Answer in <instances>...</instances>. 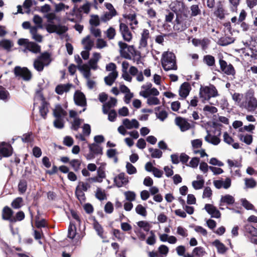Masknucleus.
Returning <instances> with one entry per match:
<instances>
[{
	"instance_id": "nucleus-1",
	"label": "nucleus",
	"mask_w": 257,
	"mask_h": 257,
	"mask_svg": "<svg viewBox=\"0 0 257 257\" xmlns=\"http://www.w3.org/2000/svg\"><path fill=\"white\" fill-rule=\"evenodd\" d=\"M248 111H254L257 108V99L254 97L253 90H249L245 94V101L240 104Z\"/></svg>"
},
{
	"instance_id": "nucleus-2",
	"label": "nucleus",
	"mask_w": 257,
	"mask_h": 257,
	"mask_svg": "<svg viewBox=\"0 0 257 257\" xmlns=\"http://www.w3.org/2000/svg\"><path fill=\"white\" fill-rule=\"evenodd\" d=\"M175 58V55L172 52H165L163 53L162 59V65L164 70H176L177 69Z\"/></svg>"
},
{
	"instance_id": "nucleus-3",
	"label": "nucleus",
	"mask_w": 257,
	"mask_h": 257,
	"mask_svg": "<svg viewBox=\"0 0 257 257\" xmlns=\"http://www.w3.org/2000/svg\"><path fill=\"white\" fill-rule=\"evenodd\" d=\"M219 95L218 91L213 84H210L208 86H201L199 90L200 97L202 98V101L209 100L211 97Z\"/></svg>"
},
{
	"instance_id": "nucleus-4",
	"label": "nucleus",
	"mask_w": 257,
	"mask_h": 257,
	"mask_svg": "<svg viewBox=\"0 0 257 257\" xmlns=\"http://www.w3.org/2000/svg\"><path fill=\"white\" fill-rule=\"evenodd\" d=\"M18 44L19 46H24L25 47V51L26 50L33 53H38L41 51V46L34 42H30L27 39L21 38L18 41Z\"/></svg>"
},
{
	"instance_id": "nucleus-5",
	"label": "nucleus",
	"mask_w": 257,
	"mask_h": 257,
	"mask_svg": "<svg viewBox=\"0 0 257 257\" xmlns=\"http://www.w3.org/2000/svg\"><path fill=\"white\" fill-rule=\"evenodd\" d=\"M14 71L16 77H21L25 81H29L32 78V74L27 67L16 66Z\"/></svg>"
},
{
	"instance_id": "nucleus-6",
	"label": "nucleus",
	"mask_w": 257,
	"mask_h": 257,
	"mask_svg": "<svg viewBox=\"0 0 257 257\" xmlns=\"http://www.w3.org/2000/svg\"><path fill=\"white\" fill-rule=\"evenodd\" d=\"M220 68L221 71L227 75L234 76L235 75V70L231 64H227V63L222 58L219 60Z\"/></svg>"
},
{
	"instance_id": "nucleus-7",
	"label": "nucleus",
	"mask_w": 257,
	"mask_h": 257,
	"mask_svg": "<svg viewBox=\"0 0 257 257\" xmlns=\"http://www.w3.org/2000/svg\"><path fill=\"white\" fill-rule=\"evenodd\" d=\"M189 26V24L188 23L187 20L183 19L182 17H179L177 15L175 23L173 26L175 31L178 32L184 31L188 28Z\"/></svg>"
},
{
	"instance_id": "nucleus-8",
	"label": "nucleus",
	"mask_w": 257,
	"mask_h": 257,
	"mask_svg": "<svg viewBox=\"0 0 257 257\" xmlns=\"http://www.w3.org/2000/svg\"><path fill=\"white\" fill-rule=\"evenodd\" d=\"M119 31L124 41L130 42L133 38V35L128 27L125 24L120 23Z\"/></svg>"
},
{
	"instance_id": "nucleus-9",
	"label": "nucleus",
	"mask_w": 257,
	"mask_h": 257,
	"mask_svg": "<svg viewBox=\"0 0 257 257\" xmlns=\"http://www.w3.org/2000/svg\"><path fill=\"white\" fill-rule=\"evenodd\" d=\"M41 100L42 101L41 105L39 107V112L40 115L44 118L46 119L47 114L49 112V103L48 102L44 96L42 94L40 96Z\"/></svg>"
},
{
	"instance_id": "nucleus-10",
	"label": "nucleus",
	"mask_w": 257,
	"mask_h": 257,
	"mask_svg": "<svg viewBox=\"0 0 257 257\" xmlns=\"http://www.w3.org/2000/svg\"><path fill=\"white\" fill-rule=\"evenodd\" d=\"M12 155V148L11 146L5 142L0 144V156L9 157Z\"/></svg>"
},
{
	"instance_id": "nucleus-11",
	"label": "nucleus",
	"mask_w": 257,
	"mask_h": 257,
	"mask_svg": "<svg viewBox=\"0 0 257 257\" xmlns=\"http://www.w3.org/2000/svg\"><path fill=\"white\" fill-rule=\"evenodd\" d=\"M74 100L76 105L80 106L86 105V100L85 95L81 91H77L74 96Z\"/></svg>"
},
{
	"instance_id": "nucleus-12",
	"label": "nucleus",
	"mask_w": 257,
	"mask_h": 257,
	"mask_svg": "<svg viewBox=\"0 0 257 257\" xmlns=\"http://www.w3.org/2000/svg\"><path fill=\"white\" fill-rule=\"evenodd\" d=\"M175 121L176 124L180 127L182 132L188 130L190 128V123L184 118L180 116L177 117L175 118Z\"/></svg>"
},
{
	"instance_id": "nucleus-13",
	"label": "nucleus",
	"mask_w": 257,
	"mask_h": 257,
	"mask_svg": "<svg viewBox=\"0 0 257 257\" xmlns=\"http://www.w3.org/2000/svg\"><path fill=\"white\" fill-rule=\"evenodd\" d=\"M204 208L208 213L211 215V217L216 218L220 217L221 213L220 211L213 205L210 204H206Z\"/></svg>"
},
{
	"instance_id": "nucleus-14",
	"label": "nucleus",
	"mask_w": 257,
	"mask_h": 257,
	"mask_svg": "<svg viewBox=\"0 0 257 257\" xmlns=\"http://www.w3.org/2000/svg\"><path fill=\"white\" fill-rule=\"evenodd\" d=\"M191 89V86L189 82L183 83L179 89V95L181 97L185 98L189 95Z\"/></svg>"
},
{
	"instance_id": "nucleus-15",
	"label": "nucleus",
	"mask_w": 257,
	"mask_h": 257,
	"mask_svg": "<svg viewBox=\"0 0 257 257\" xmlns=\"http://www.w3.org/2000/svg\"><path fill=\"white\" fill-rule=\"evenodd\" d=\"M150 37V32L148 29H144L141 34L139 48H145L148 45V39Z\"/></svg>"
},
{
	"instance_id": "nucleus-16",
	"label": "nucleus",
	"mask_w": 257,
	"mask_h": 257,
	"mask_svg": "<svg viewBox=\"0 0 257 257\" xmlns=\"http://www.w3.org/2000/svg\"><path fill=\"white\" fill-rule=\"evenodd\" d=\"M128 182V179L125 177V174L124 173H119L114 179V183L117 187H121L123 185L126 184Z\"/></svg>"
},
{
	"instance_id": "nucleus-17",
	"label": "nucleus",
	"mask_w": 257,
	"mask_h": 257,
	"mask_svg": "<svg viewBox=\"0 0 257 257\" xmlns=\"http://www.w3.org/2000/svg\"><path fill=\"white\" fill-rule=\"evenodd\" d=\"M14 211L8 206H5L2 210V218L5 220H9L12 222Z\"/></svg>"
},
{
	"instance_id": "nucleus-18",
	"label": "nucleus",
	"mask_w": 257,
	"mask_h": 257,
	"mask_svg": "<svg viewBox=\"0 0 257 257\" xmlns=\"http://www.w3.org/2000/svg\"><path fill=\"white\" fill-rule=\"evenodd\" d=\"M217 4V7L214 12V14L219 19L223 20L225 18V10L221 1H219Z\"/></svg>"
},
{
	"instance_id": "nucleus-19",
	"label": "nucleus",
	"mask_w": 257,
	"mask_h": 257,
	"mask_svg": "<svg viewBox=\"0 0 257 257\" xmlns=\"http://www.w3.org/2000/svg\"><path fill=\"white\" fill-rule=\"evenodd\" d=\"M67 114V112L63 109L60 104L55 106V109L53 110V115L56 118H63Z\"/></svg>"
},
{
	"instance_id": "nucleus-20",
	"label": "nucleus",
	"mask_w": 257,
	"mask_h": 257,
	"mask_svg": "<svg viewBox=\"0 0 257 257\" xmlns=\"http://www.w3.org/2000/svg\"><path fill=\"white\" fill-rule=\"evenodd\" d=\"M235 202L234 197L229 194L222 196L220 201V206L223 205L224 204L227 205H232Z\"/></svg>"
},
{
	"instance_id": "nucleus-21",
	"label": "nucleus",
	"mask_w": 257,
	"mask_h": 257,
	"mask_svg": "<svg viewBox=\"0 0 257 257\" xmlns=\"http://www.w3.org/2000/svg\"><path fill=\"white\" fill-rule=\"evenodd\" d=\"M117 76L118 72L117 71H112L110 72L108 76L104 78V81L105 83L109 86L112 85Z\"/></svg>"
},
{
	"instance_id": "nucleus-22",
	"label": "nucleus",
	"mask_w": 257,
	"mask_h": 257,
	"mask_svg": "<svg viewBox=\"0 0 257 257\" xmlns=\"http://www.w3.org/2000/svg\"><path fill=\"white\" fill-rule=\"evenodd\" d=\"M40 61H42L46 66H48L52 61L50 54L46 51L41 54L40 56L37 57Z\"/></svg>"
},
{
	"instance_id": "nucleus-23",
	"label": "nucleus",
	"mask_w": 257,
	"mask_h": 257,
	"mask_svg": "<svg viewBox=\"0 0 257 257\" xmlns=\"http://www.w3.org/2000/svg\"><path fill=\"white\" fill-rule=\"evenodd\" d=\"M212 244L217 248V252L220 254H224V253L226 252L228 249L223 243L221 242L218 239L215 240L213 242Z\"/></svg>"
},
{
	"instance_id": "nucleus-24",
	"label": "nucleus",
	"mask_w": 257,
	"mask_h": 257,
	"mask_svg": "<svg viewBox=\"0 0 257 257\" xmlns=\"http://www.w3.org/2000/svg\"><path fill=\"white\" fill-rule=\"evenodd\" d=\"M71 84H59L55 88V92L59 95H62L64 92H68L70 90Z\"/></svg>"
},
{
	"instance_id": "nucleus-25",
	"label": "nucleus",
	"mask_w": 257,
	"mask_h": 257,
	"mask_svg": "<svg viewBox=\"0 0 257 257\" xmlns=\"http://www.w3.org/2000/svg\"><path fill=\"white\" fill-rule=\"evenodd\" d=\"M82 43L85 45V49L87 51L91 50L93 45L94 42L90 39L89 35L87 36L82 40Z\"/></svg>"
},
{
	"instance_id": "nucleus-26",
	"label": "nucleus",
	"mask_w": 257,
	"mask_h": 257,
	"mask_svg": "<svg viewBox=\"0 0 257 257\" xmlns=\"http://www.w3.org/2000/svg\"><path fill=\"white\" fill-rule=\"evenodd\" d=\"M90 152H93L95 155H102V148L98 145L93 143L88 146Z\"/></svg>"
},
{
	"instance_id": "nucleus-27",
	"label": "nucleus",
	"mask_w": 257,
	"mask_h": 257,
	"mask_svg": "<svg viewBox=\"0 0 257 257\" xmlns=\"http://www.w3.org/2000/svg\"><path fill=\"white\" fill-rule=\"evenodd\" d=\"M244 230L245 233L252 236H257V228L251 224H246L244 227Z\"/></svg>"
},
{
	"instance_id": "nucleus-28",
	"label": "nucleus",
	"mask_w": 257,
	"mask_h": 257,
	"mask_svg": "<svg viewBox=\"0 0 257 257\" xmlns=\"http://www.w3.org/2000/svg\"><path fill=\"white\" fill-rule=\"evenodd\" d=\"M13 45V42L10 40L3 39L0 41V47L7 50L8 52H10L11 50V48Z\"/></svg>"
},
{
	"instance_id": "nucleus-29",
	"label": "nucleus",
	"mask_w": 257,
	"mask_h": 257,
	"mask_svg": "<svg viewBox=\"0 0 257 257\" xmlns=\"http://www.w3.org/2000/svg\"><path fill=\"white\" fill-rule=\"evenodd\" d=\"M200 3H199L198 4L192 5L190 7L191 10V16L192 17H196L201 14V11L199 8Z\"/></svg>"
},
{
	"instance_id": "nucleus-30",
	"label": "nucleus",
	"mask_w": 257,
	"mask_h": 257,
	"mask_svg": "<svg viewBox=\"0 0 257 257\" xmlns=\"http://www.w3.org/2000/svg\"><path fill=\"white\" fill-rule=\"evenodd\" d=\"M203 62L208 66L211 67L215 65V59L214 57L210 55H206L203 57Z\"/></svg>"
},
{
	"instance_id": "nucleus-31",
	"label": "nucleus",
	"mask_w": 257,
	"mask_h": 257,
	"mask_svg": "<svg viewBox=\"0 0 257 257\" xmlns=\"http://www.w3.org/2000/svg\"><path fill=\"white\" fill-rule=\"evenodd\" d=\"M76 234V227L74 223L70 222L68 228L67 237L71 239H73Z\"/></svg>"
},
{
	"instance_id": "nucleus-32",
	"label": "nucleus",
	"mask_w": 257,
	"mask_h": 257,
	"mask_svg": "<svg viewBox=\"0 0 257 257\" xmlns=\"http://www.w3.org/2000/svg\"><path fill=\"white\" fill-rule=\"evenodd\" d=\"M234 41V39L232 37H225L221 38L219 39V44L221 46H227L229 44H230L233 43Z\"/></svg>"
},
{
	"instance_id": "nucleus-33",
	"label": "nucleus",
	"mask_w": 257,
	"mask_h": 257,
	"mask_svg": "<svg viewBox=\"0 0 257 257\" xmlns=\"http://www.w3.org/2000/svg\"><path fill=\"white\" fill-rule=\"evenodd\" d=\"M193 253L194 256L197 257H202L206 254L204 248L202 246L196 247L193 249Z\"/></svg>"
},
{
	"instance_id": "nucleus-34",
	"label": "nucleus",
	"mask_w": 257,
	"mask_h": 257,
	"mask_svg": "<svg viewBox=\"0 0 257 257\" xmlns=\"http://www.w3.org/2000/svg\"><path fill=\"white\" fill-rule=\"evenodd\" d=\"M46 66L45 63L39 59L37 58L34 60V67L35 69L39 72H41L43 70L44 66Z\"/></svg>"
},
{
	"instance_id": "nucleus-35",
	"label": "nucleus",
	"mask_w": 257,
	"mask_h": 257,
	"mask_svg": "<svg viewBox=\"0 0 257 257\" xmlns=\"http://www.w3.org/2000/svg\"><path fill=\"white\" fill-rule=\"evenodd\" d=\"M27 189V182L26 180H21L18 184V190L21 194L26 192Z\"/></svg>"
},
{
	"instance_id": "nucleus-36",
	"label": "nucleus",
	"mask_w": 257,
	"mask_h": 257,
	"mask_svg": "<svg viewBox=\"0 0 257 257\" xmlns=\"http://www.w3.org/2000/svg\"><path fill=\"white\" fill-rule=\"evenodd\" d=\"M78 68L79 70L84 72V75L85 77L89 78L90 77V67L88 65L83 64L82 65L78 66Z\"/></svg>"
},
{
	"instance_id": "nucleus-37",
	"label": "nucleus",
	"mask_w": 257,
	"mask_h": 257,
	"mask_svg": "<svg viewBox=\"0 0 257 257\" xmlns=\"http://www.w3.org/2000/svg\"><path fill=\"white\" fill-rule=\"evenodd\" d=\"M93 227L94 229L97 233V234L102 238H104L103 236V228L102 226L97 221H95L93 223Z\"/></svg>"
},
{
	"instance_id": "nucleus-38",
	"label": "nucleus",
	"mask_w": 257,
	"mask_h": 257,
	"mask_svg": "<svg viewBox=\"0 0 257 257\" xmlns=\"http://www.w3.org/2000/svg\"><path fill=\"white\" fill-rule=\"evenodd\" d=\"M117 15V12L114 10L112 12H106L103 16L101 17V20L103 22H106L110 20L113 17Z\"/></svg>"
},
{
	"instance_id": "nucleus-39",
	"label": "nucleus",
	"mask_w": 257,
	"mask_h": 257,
	"mask_svg": "<svg viewBox=\"0 0 257 257\" xmlns=\"http://www.w3.org/2000/svg\"><path fill=\"white\" fill-rule=\"evenodd\" d=\"M69 164L73 170L75 172H77L80 169L81 162L78 159H73L69 162Z\"/></svg>"
},
{
	"instance_id": "nucleus-40",
	"label": "nucleus",
	"mask_w": 257,
	"mask_h": 257,
	"mask_svg": "<svg viewBox=\"0 0 257 257\" xmlns=\"http://www.w3.org/2000/svg\"><path fill=\"white\" fill-rule=\"evenodd\" d=\"M149 151L151 153V157L153 158H160L162 156V152L158 149L150 148Z\"/></svg>"
},
{
	"instance_id": "nucleus-41",
	"label": "nucleus",
	"mask_w": 257,
	"mask_h": 257,
	"mask_svg": "<svg viewBox=\"0 0 257 257\" xmlns=\"http://www.w3.org/2000/svg\"><path fill=\"white\" fill-rule=\"evenodd\" d=\"M75 193L77 198L79 201H84L85 200V194L79 186L76 187Z\"/></svg>"
},
{
	"instance_id": "nucleus-42",
	"label": "nucleus",
	"mask_w": 257,
	"mask_h": 257,
	"mask_svg": "<svg viewBox=\"0 0 257 257\" xmlns=\"http://www.w3.org/2000/svg\"><path fill=\"white\" fill-rule=\"evenodd\" d=\"M25 215L24 212L23 211H19L16 214L15 216H13L12 222L21 221L25 218Z\"/></svg>"
},
{
	"instance_id": "nucleus-43",
	"label": "nucleus",
	"mask_w": 257,
	"mask_h": 257,
	"mask_svg": "<svg viewBox=\"0 0 257 257\" xmlns=\"http://www.w3.org/2000/svg\"><path fill=\"white\" fill-rule=\"evenodd\" d=\"M23 199L21 197H17L11 203L12 207L14 209H19L22 206Z\"/></svg>"
},
{
	"instance_id": "nucleus-44",
	"label": "nucleus",
	"mask_w": 257,
	"mask_h": 257,
	"mask_svg": "<svg viewBox=\"0 0 257 257\" xmlns=\"http://www.w3.org/2000/svg\"><path fill=\"white\" fill-rule=\"evenodd\" d=\"M227 163L229 168H231L233 167L241 168L242 167L241 161L238 160H231L228 159Z\"/></svg>"
},
{
	"instance_id": "nucleus-45",
	"label": "nucleus",
	"mask_w": 257,
	"mask_h": 257,
	"mask_svg": "<svg viewBox=\"0 0 257 257\" xmlns=\"http://www.w3.org/2000/svg\"><path fill=\"white\" fill-rule=\"evenodd\" d=\"M239 138L240 140L242 141L247 145H250L252 142V137L251 135L247 134L244 136L240 135Z\"/></svg>"
},
{
	"instance_id": "nucleus-46",
	"label": "nucleus",
	"mask_w": 257,
	"mask_h": 257,
	"mask_svg": "<svg viewBox=\"0 0 257 257\" xmlns=\"http://www.w3.org/2000/svg\"><path fill=\"white\" fill-rule=\"evenodd\" d=\"M136 211L138 214L143 216H146L147 215V212L146 208L141 204H139L136 207Z\"/></svg>"
},
{
	"instance_id": "nucleus-47",
	"label": "nucleus",
	"mask_w": 257,
	"mask_h": 257,
	"mask_svg": "<svg viewBox=\"0 0 257 257\" xmlns=\"http://www.w3.org/2000/svg\"><path fill=\"white\" fill-rule=\"evenodd\" d=\"M95 197L100 201L106 199V196L104 192V191H102L101 189L99 188H98L96 190Z\"/></svg>"
},
{
	"instance_id": "nucleus-48",
	"label": "nucleus",
	"mask_w": 257,
	"mask_h": 257,
	"mask_svg": "<svg viewBox=\"0 0 257 257\" xmlns=\"http://www.w3.org/2000/svg\"><path fill=\"white\" fill-rule=\"evenodd\" d=\"M204 184V180L201 179L199 180L193 181L192 182V186L195 190H198L201 189Z\"/></svg>"
},
{
	"instance_id": "nucleus-49",
	"label": "nucleus",
	"mask_w": 257,
	"mask_h": 257,
	"mask_svg": "<svg viewBox=\"0 0 257 257\" xmlns=\"http://www.w3.org/2000/svg\"><path fill=\"white\" fill-rule=\"evenodd\" d=\"M126 200L131 202L134 201L136 198V194L133 191H128L124 193Z\"/></svg>"
},
{
	"instance_id": "nucleus-50",
	"label": "nucleus",
	"mask_w": 257,
	"mask_h": 257,
	"mask_svg": "<svg viewBox=\"0 0 257 257\" xmlns=\"http://www.w3.org/2000/svg\"><path fill=\"white\" fill-rule=\"evenodd\" d=\"M89 23L91 26H98L100 25L99 18L98 15H92L89 20Z\"/></svg>"
},
{
	"instance_id": "nucleus-51",
	"label": "nucleus",
	"mask_w": 257,
	"mask_h": 257,
	"mask_svg": "<svg viewBox=\"0 0 257 257\" xmlns=\"http://www.w3.org/2000/svg\"><path fill=\"white\" fill-rule=\"evenodd\" d=\"M9 96V92L3 86H0V99L5 100Z\"/></svg>"
},
{
	"instance_id": "nucleus-52",
	"label": "nucleus",
	"mask_w": 257,
	"mask_h": 257,
	"mask_svg": "<svg viewBox=\"0 0 257 257\" xmlns=\"http://www.w3.org/2000/svg\"><path fill=\"white\" fill-rule=\"evenodd\" d=\"M33 133L32 132L24 134L22 137L21 139L23 143H30L32 141Z\"/></svg>"
},
{
	"instance_id": "nucleus-53",
	"label": "nucleus",
	"mask_w": 257,
	"mask_h": 257,
	"mask_svg": "<svg viewBox=\"0 0 257 257\" xmlns=\"http://www.w3.org/2000/svg\"><path fill=\"white\" fill-rule=\"evenodd\" d=\"M81 123V119L79 118H75L72 123L71 129L74 131H77Z\"/></svg>"
},
{
	"instance_id": "nucleus-54",
	"label": "nucleus",
	"mask_w": 257,
	"mask_h": 257,
	"mask_svg": "<svg viewBox=\"0 0 257 257\" xmlns=\"http://www.w3.org/2000/svg\"><path fill=\"white\" fill-rule=\"evenodd\" d=\"M232 98L240 106V104L242 103L241 101L243 98V94L239 93H234L232 95Z\"/></svg>"
},
{
	"instance_id": "nucleus-55",
	"label": "nucleus",
	"mask_w": 257,
	"mask_h": 257,
	"mask_svg": "<svg viewBox=\"0 0 257 257\" xmlns=\"http://www.w3.org/2000/svg\"><path fill=\"white\" fill-rule=\"evenodd\" d=\"M127 173L130 174H134L137 173L136 168L130 163L127 162L126 164Z\"/></svg>"
},
{
	"instance_id": "nucleus-56",
	"label": "nucleus",
	"mask_w": 257,
	"mask_h": 257,
	"mask_svg": "<svg viewBox=\"0 0 257 257\" xmlns=\"http://www.w3.org/2000/svg\"><path fill=\"white\" fill-rule=\"evenodd\" d=\"M242 205L247 210H252L254 208L253 205L250 203L246 199H242L241 200Z\"/></svg>"
},
{
	"instance_id": "nucleus-57",
	"label": "nucleus",
	"mask_w": 257,
	"mask_h": 257,
	"mask_svg": "<svg viewBox=\"0 0 257 257\" xmlns=\"http://www.w3.org/2000/svg\"><path fill=\"white\" fill-rule=\"evenodd\" d=\"M113 205L111 202L108 201L105 204L104 208L105 213L110 214L113 212Z\"/></svg>"
},
{
	"instance_id": "nucleus-58",
	"label": "nucleus",
	"mask_w": 257,
	"mask_h": 257,
	"mask_svg": "<svg viewBox=\"0 0 257 257\" xmlns=\"http://www.w3.org/2000/svg\"><path fill=\"white\" fill-rule=\"evenodd\" d=\"M116 35V32L114 28L112 27L109 28L106 32L107 37L109 39H113Z\"/></svg>"
},
{
	"instance_id": "nucleus-59",
	"label": "nucleus",
	"mask_w": 257,
	"mask_h": 257,
	"mask_svg": "<svg viewBox=\"0 0 257 257\" xmlns=\"http://www.w3.org/2000/svg\"><path fill=\"white\" fill-rule=\"evenodd\" d=\"M54 125L58 128H62L64 126L63 118H56L54 121Z\"/></svg>"
},
{
	"instance_id": "nucleus-60",
	"label": "nucleus",
	"mask_w": 257,
	"mask_h": 257,
	"mask_svg": "<svg viewBox=\"0 0 257 257\" xmlns=\"http://www.w3.org/2000/svg\"><path fill=\"white\" fill-rule=\"evenodd\" d=\"M138 225L141 227L143 228L144 230L146 231H149L150 230V225L149 223L145 221H140L138 223Z\"/></svg>"
},
{
	"instance_id": "nucleus-61",
	"label": "nucleus",
	"mask_w": 257,
	"mask_h": 257,
	"mask_svg": "<svg viewBox=\"0 0 257 257\" xmlns=\"http://www.w3.org/2000/svg\"><path fill=\"white\" fill-rule=\"evenodd\" d=\"M150 233L151 236L147 238L146 242L149 245H154L156 242L155 234L153 230L150 231Z\"/></svg>"
},
{
	"instance_id": "nucleus-62",
	"label": "nucleus",
	"mask_w": 257,
	"mask_h": 257,
	"mask_svg": "<svg viewBox=\"0 0 257 257\" xmlns=\"http://www.w3.org/2000/svg\"><path fill=\"white\" fill-rule=\"evenodd\" d=\"M160 103V100L156 97H149L147 100V103L150 105H157Z\"/></svg>"
},
{
	"instance_id": "nucleus-63",
	"label": "nucleus",
	"mask_w": 257,
	"mask_h": 257,
	"mask_svg": "<svg viewBox=\"0 0 257 257\" xmlns=\"http://www.w3.org/2000/svg\"><path fill=\"white\" fill-rule=\"evenodd\" d=\"M217 110L218 109L216 107L210 106L208 105H205L203 108L204 111H208L212 114L216 113L217 112Z\"/></svg>"
},
{
	"instance_id": "nucleus-64",
	"label": "nucleus",
	"mask_w": 257,
	"mask_h": 257,
	"mask_svg": "<svg viewBox=\"0 0 257 257\" xmlns=\"http://www.w3.org/2000/svg\"><path fill=\"white\" fill-rule=\"evenodd\" d=\"M56 33L58 35H62L65 33L67 30L68 28L65 26H62L61 25H57Z\"/></svg>"
}]
</instances>
